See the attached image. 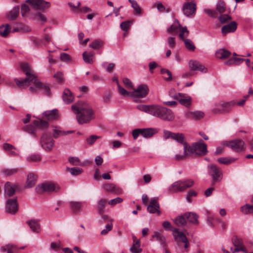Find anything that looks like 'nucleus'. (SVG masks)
Listing matches in <instances>:
<instances>
[{
	"label": "nucleus",
	"mask_w": 253,
	"mask_h": 253,
	"mask_svg": "<svg viewBox=\"0 0 253 253\" xmlns=\"http://www.w3.org/2000/svg\"><path fill=\"white\" fill-rule=\"evenodd\" d=\"M21 68L26 75V78L21 80L15 79L17 85L19 87H26L31 85L29 87L31 92L36 93L39 90H42L44 93L47 95H50V90L49 86L43 84L36 78L34 71L31 68L30 66L27 63H21Z\"/></svg>",
	"instance_id": "1"
},
{
	"label": "nucleus",
	"mask_w": 253,
	"mask_h": 253,
	"mask_svg": "<svg viewBox=\"0 0 253 253\" xmlns=\"http://www.w3.org/2000/svg\"><path fill=\"white\" fill-rule=\"evenodd\" d=\"M72 109L76 114V118L79 124L88 123L94 118L92 108L86 103L78 102L72 106Z\"/></svg>",
	"instance_id": "2"
},
{
	"label": "nucleus",
	"mask_w": 253,
	"mask_h": 253,
	"mask_svg": "<svg viewBox=\"0 0 253 253\" xmlns=\"http://www.w3.org/2000/svg\"><path fill=\"white\" fill-rule=\"evenodd\" d=\"M194 184V181L191 179L178 180L171 184L168 190L170 193L183 192L186 189L192 187Z\"/></svg>",
	"instance_id": "3"
},
{
	"label": "nucleus",
	"mask_w": 253,
	"mask_h": 253,
	"mask_svg": "<svg viewBox=\"0 0 253 253\" xmlns=\"http://www.w3.org/2000/svg\"><path fill=\"white\" fill-rule=\"evenodd\" d=\"M152 115L168 122L172 121L174 119V115L170 109L159 105L154 106Z\"/></svg>",
	"instance_id": "4"
},
{
	"label": "nucleus",
	"mask_w": 253,
	"mask_h": 253,
	"mask_svg": "<svg viewBox=\"0 0 253 253\" xmlns=\"http://www.w3.org/2000/svg\"><path fill=\"white\" fill-rule=\"evenodd\" d=\"M40 143L42 148L46 151L52 150L55 143V141L52 138L50 132L44 131L41 137Z\"/></svg>",
	"instance_id": "5"
},
{
	"label": "nucleus",
	"mask_w": 253,
	"mask_h": 253,
	"mask_svg": "<svg viewBox=\"0 0 253 253\" xmlns=\"http://www.w3.org/2000/svg\"><path fill=\"white\" fill-rule=\"evenodd\" d=\"M209 174L212 178V184L220 181L222 179V171L215 165H210L208 167Z\"/></svg>",
	"instance_id": "6"
},
{
	"label": "nucleus",
	"mask_w": 253,
	"mask_h": 253,
	"mask_svg": "<svg viewBox=\"0 0 253 253\" xmlns=\"http://www.w3.org/2000/svg\"><path fill=\"white\" fill-rule=\"evenodd\" d=\"M58 189V186L52 183L45 182L40 184L36 188V191L38 194H42L44 192H53L56 191Z\"/></svg>",
	"instance_id": "7"
},
{
	"label": "nucleus",
	"mask_w": 253,
	"mask_h": 253,
	"mask_svg": "<svg viewBox=\"0 0 253 253\" xmlns=\"http://www.w3.org/2000/svg\"><path fill=\"white\" fill-rule=\"evenodd\" d=\"M235 103L231 101L229 102H220L216 104V107L212 110L214 113H223L229 112L234 105Z\"/></svg>",
	"instance_id": "8"
},
{
	"label": "nucleus",
	"mask_w": 253,
	"mask_h": 253,
	"mask_svg": "<svg viewBox=\"0 0 253 253\" xmlns=\"http://www.w3.org/2000/svg\"><path fill=\"white\" fill-rule=\"evenodd\" d=\"M198 215L193 212H186L178 215L174 221H198Z\"/></svg>",
	"instance_id": "9"
},
{
	"label": "nucleus",
	"mask_w": 253,
	"mask_h": 253,
	"mask_svg": "<svg viewBox=\"0 0 253 253\" xmlns=\"http://www.w3.org/2000/svg\"><path fill=\"white\" fill-rule=\"evenodd\" d=\"M195 155L198 156H205L208 153L207 145L202 139L199 141L193 143Z\"/></svg>",
	"instance_id": "10"
},
{
	"label": "nucleus",
	"mask_w": 253,
	"mask_h": 253,
	"mask_svg": "<svg viewBox=\"0 0 253 253\" xmlns=\"http://www.w3.org/2000/svg\"><path fill=\"white\" fill-rule=\"evenodd\" d=\"M18 210V205L16 198L7 200L5 205V211L11 214H15Z\"/></svg>",
	"instance_id": "11"
},
{
	"label": "nucleus",
	"mask_w": 253,
	"mask_h": 253,
	"mask_svg": "<svg viewBox=\"0 0 253 253\" xmlns=\"http://www.w3.org/2000/svg\"><path fill=\"white\" fill-rule=\"evenodd\" d=\"M164 132L167 138H171L176 142L182 144L186 142L185 141L184 135L183 133H173L168 130H165Z\"/></svg>",
	"instance_id": "12"
},
{
	"label": "nucleus",
	"mask_w": 253,
	"mask_h": 253,
	"mask_svg": "<svg viewBox=\"0 0 253 253\" xmlns=\"http://www.w3.org/2000/svg\"><path fill=\"white\" fill-rule=\"evenodd\" d=\"M183 13L186 16H193L196 10V4L194 1L187 2L185 3L182 9Z\"/></svg>",
	"instance_id": "13"
},
{
	"label": "nucleus",
	"mask_w": 253,
	"mask_h": 253,
	"mask_svg": "<svg viewBox=\"0 0 253 253\" xmlns=\"http://www.w3.org/2000/svg\"><path fill=\"white\" fill-rule=\"evenodd\" d=\"M149 92V88L146 84H142L137 88L131 93V96L136 97H144Z\"/></svg>",
	"instance_id": "14"
},
{
	"label": "nucleus",
	"mask_w": 253,
	"mask_h": 253,
	"mask_svg": "<svg viewBox=\"0 0 253 253\" xmlns=\"http://www.w3.org/2000/svg\"><path fill=\"white\" fill-rule=\"evenodd\" d=\"M244 142L241 139H235L226 143V145L233 151L240 152L243 149Z\"/></svg>",
	"instance_id": "15"
},
{
	"label": "nucleus",
	"mask_w": 253,
	"mask_h": 253,
	"mask_svg": "<svg viewBox=\"0 0 253 253\" xmlns=\"http://www.w3.org/2000/svg\"><path fill=\"white\" fill-rule=\"evenodd\" d=\"M26 2L30 3L35 9L42 10L50 6L49 2L43 0H27Z\"/></svg>",
	"instance_id": "16"
},
{
	"label": "nucleus",
	"mask_w": 253,
	"mask_h": 253,
	"mask_svg": "<svg viewBox=\"0 0 253 253\" xmlns=\"http://www.w3.org/2000/svg\"><path fill=\"white\" fill-rule=\"evenodd\" d=\"M173 98L178 100L180 104L185 106V107H189L191 104V98L190 96H186L185 94L178 93H176Z\"/></svg>",
	"instance_id": "17"
},
{
	"label": "nucleus",
	"mask_w": 253,
	"mask_h": 253,
	"mask_svg": "<svg viewBox=\"0 0 253 253\" xmlns=\"http://www.w3.org/2000/svg\"><path fill=\"white\" fill-rule=\"evenodd\" d=\"M189 66L190 70L193 71H199L204 73L208 71L207 69L204 65L196 60H190L189 62Z\"/></svg>",
	"instance_id": "18"
},
{
	"label": "nucleus",
	"mask_w": 253,
	"mask_h": 253,
	"mask_svg": "<svg viewBox=\"0 0 253 253\" xmlns=\"http://www.w3.org/2000/svg\"><path fill=\"white\" fill-rule=\"evenodd\" d=\"M173 236L175 240L178 239L179 241L185 244V248H187L189 247V244L188 240L185 234L183 233L182 232L179 231L177 228H175L173 230Z\"/></svg>",
	"instance_id": "19"
},
{
	"label": "nucleus",
	"mask_w": 253,
	"mask_h": 253,
	"mask_svg": "<svg viewBox=\"0 0 253 253\" xmlns=\"http://www.w3.org/2000/svg\"><path fill=\"white\" fill-rule=\"evenodd\" d=\"M151 241L156 240L159 242L160 245L165 247L167 246L166 237L161 232L154 231L152 236Z\"/></svg>",
	"instance_id": "20"
},
{
	"label": "nucleus",
	"mask_w": 253,
	"mask_h": 253,
	"mask_svg": "<svg viewBox=\"0 0 253 253\" xmlns=\"http://www.w3.org/2000/svg\"><path fill=\"white\" fill-rule=\"evenodd\" d=\"M237 23L235 21H232L230 23L224 25L221 28V33L223 36L227 34L234 32L237 29Z\"/></svg>",
	"instance_id": "21"
},
{
	"label": "nucleus",
	"mask_w": 253,
	"mask_h": 253,
	"mask_svg": "<svg viewBox=\"0 0 253 253\" xmlns=\"http://www.w3.org/2000/svg\"><path fill=\"white\" fill-rule=\"evenodd\" d=\"M160 206L157 199H152L150 202V205L147 206L148 211L152 213H157L159 215L161 211H159Z\"/></svg>",
	"instance_id": "22"
},
{
	"label": "nucleus",
	"mask_w": 253,
	"mask_h": 253,
	"mask_svg": "<svg viewBox=\"0 0 253 253\" xmlns=\"http://www.w3.org/2000/svg\"><path fill=\"white\" fill-rule=\"evenodd\" d=\"M185 116L191 119L200 120L204 116V113L202 111H196L194 112L186 111L185 113Z\"/></svg>",
	"instance_id": "23"
},
{
	"label": "nucleus",
	"mask_w": 253,
	"mask_h": 253,
	"mask_svg": "<svg viewBox=\"0 0 253 253\" xmlns=\"http://www.w3.org/2000/svg\"><path fill=\"white\" fill-rule=\"evenodd\" d=\"M17 186L16 184H13L9 182H7L4 185L5 193L9 196H13L15 193V188Z\"/></svg>",
	"instance_id": "24"
},
{
	"label": "nucleus",
	"mask_w": 253,
	"mask_h": 253,
	"mask_svg": "<svg viewBox=\"0 0 253 253\" xmlns=\"http://www.w3.org/2000/svg\"><path fill=\"white\" fill-rule=\"evenodd\" d=\"M231 55V52L225 48L219 49L215 52V56L216 58L220 59H226Z\"/></svg>",
	"instance_id": "25"
},
{
	"label": "nucleus",
	"mask_w": 253,
	"mask_h": 253,
	"mask_svg": "<svg viewBox=\"0 0 253 253\" xmlns=\"http://www.w3.org/2000/svg\"><path fill=\"white\" fill-rule=\"evenodd\" d=\"M62 98L65 103L69 104L73 101L74 96L69 89H65L63 93Z\"/></svg>",
	"instance_id": "26"
},
{
	"label": "nucleus",
	"mask_w": 253,
	"mask_h": 253,
	"mask_svg": "<svg viewBox=\"0 0 253 253\" xmlns=\"http://www.w3.org/2000/svg\"><path fill=\"white\" fill-rule=\"evenodd\" d=\"M18 248L15 245L8 244L5 246H2L0 248V251L1 253H16L18 250Z\"/></svg>",
	"instance_id": "27"
},
{
	"label": "nucleus",
	"mask_w": 253,
	"mask_h": 253,
	"mask_svg": "<svg viewBox=\"0 0 253 253\" xmlns=\"http://www.w3.org/2000/svg\"><path fill=\"white\" fill-rule=\"evenodd\" d=\"M53 129H52L53 137L54 138H57L60 136L67 135L68 134L72 133L74 131L69 130V131H62L57 128V127L54 126H52Z\"/></svg>",
	"instance_id": "28"
},
{
	"label": "nucleus",
	"mask_w": 253,
	"mask_h": 253,
	"mask_svg": "<svg viewBox=\"0 0 253 253\" xmlns=\"http://www.w3.org/2000/svg\"><path fill=\"white\" fill-rule=\"evenodd\" d=\"M43 115L49 120H55L58 117V111L56 109L44 111Z\"/></svg>",
	"instance_id": "29"
},
{
	"label": "nucleus",
	"mask_w": 253,
	"mask_h": 253,
	"mask_svg": "<svg viewBox=\"0 0 253 253\" xmlns=\"http://www.w3.org/2000/svg\"><path fill=\"white\" fill-rule=\"evenodd\" d=\"M37 181V176L32 173H29L27 176L26 181V188H31L36 183Z\"/></svg>",
	"instance_id": "30"
},
{
	"label": "nucleus",
	"mask_w": 253,
	"mask_h": 253,
	"mask_svg": "<svg viewBox=\"0 0 253 253\" xmlns=\"http://www.w3.org/2000/svg\"><path fill=\"white\" fill-rule=\"evenodd\" d=\"M184 154L186 157L192 154H195L194 144H192V146H190L186 142L183 144Z\"/></svg>",
	"instance_id": "31"
},
{
	"label": "nucleus",
	"mask_w": 253,
	"mask_h": 253,
	"mask_svg": "<svg viewBox=\"0 0 253 253\" xmlns=\"http://www.w3.org/2000/svg\"><path fill=\"white\" fill-rule=\"evenodd\" d=\"M33 124L36 127L41 129H46L49 126V124L47 121L42 119L35 120Z\"/></svg>",
	"instance_id": "32"
},
{
	"label": "nucleus",
	"mask_w": 253,
	"mask_h": 253,
	"mask_svg": "<svg viewBox=\"0 0 253 253\" xmlns=\"http://www.w3.org/2000/svg\"><path fill=\"white\" fill-rule=\"evenodd\" d=\"M19 13V7L15 6L12 10L7 14V18L10 20H15L18 16Z\"/></svg>",
	"instance_id": "33"
},
{
	"label": "nucleus",
	"mask_w": 253,
	"mask_h": 253,
	"mask_svg": "<svg viewBox=\"0 0 253 253\" xmlns=\"http://www.w3.org/2000/svg\"><path fill=\"white\" fill-rule=\"evenodd\" d=\"M154 106L155 105H145L140 104L137 106V108L141 111H143L152 115Z\"/></svg>",
	"instance_id": "34"
},
{
	"label": "nucleus",
	"mask_w": 253,
	"mask_h": 253,
	"mask_svg": "<svg viewBox=\"0 0 253 253\" xmlns=\"http://www.w3.org/2000/svg\"><path fill=\"white\" fill-rule=\"evenodd\" d=\"M156 132V129L152 128H141V135L145 138L152 136Z\"/></svg>",
	"instance_id": "35"
},
{
	"label": "nucleus",
	"mask_w": 253,
	"mask_h": 253,
	"mask_svg": "<svg viewBox=\"0 0 253 253\" xmlns=\"http://www.w3.org/2000/svg\"><path fill=\"white\" fill-rule=\"evenodd\" d=\"M70 208L73 212H78L80 211L82 208V203L80 202H71Z\"/></svg>",
	"instance_id": "36"
},
{
	"label": "nucleus",
	"mask_w": 253,
	"mask_h": 253,
	"mask_svg": "<svg viewBox=\"0 0 253 253\" xmlns=\"http://www.w3.org/2000/svg\"><path fill=\"white\" fill-rule=\"evenodd\" d=\"M3 148L4 150L8 152L9 155L11 156L17 155L16 153L14 151L16 148L11 144L9 143H4Z\"/></svg>",
	"instance_id": "37"
},
{
	"label": "nucleus",
	"mask_w": 253,
	"mask_h": 253,
	"mask_svg": "<svg viewBox=\"0 0 253 253\" xmlns=\"http://www.w3.org/2000/svg\"><path fill=\"white\" fill-rule=\"evenodd\" d=\"M10 26L8 24L0 26V35L3 37H6L10 32Z\"/></svg>",
	"instance_id": "38"
},
{
	"label": "nucleus",
	"mask_w": 253,
	"mask_h": 253,
	"mask_svg": "<svg viewBox=\"0 0 253 253\" xmlns=\"http://www.w3.org/2000/svg\"><path fill=\"white\" fill-rule=\"evenodd\" d=\"M180 27L181 25L179 23L178 21L175 20L174 21V23L168 28L167 31L169 33L174 32L176 34H177L178 29L180 28Z\"/></svg>",
	"instance_id": "39"
},
{
	"label": "nucleus",
	"mask_w": 253,
	"mask_h": 253,
	"mask_svg": "<svg viewBox=\"0 0 253 253\" xmlns=\"http://www.w3.org/2000/svg\"><path fill=\"white\" fill-rule=\"evenodd\" d=\"M83 57L84 61L88 64H92L93 63V54L92 53H87L86 51L83 53Z\"/></svg>",
	"instance_id": "40"
},
{
	"label": "nucleus",
	"mask_w": 253,
	"mask_h": 253,
	"mask_svg": "<svg viewBox=\"0 0 253 253\" xmlns=\"http://www.w3.org/2000/svg\"><path fill=\"white\" fill-rule=\"evenodd\" d=\"M22 130L36 136V128L31 125H26L22 127Z\"/></svg>",
	"instance_id": "41"
},
{
	"label": "nucleus",
	"mask_w": 253,
	"mask_h": 253,
	"mask_svg": "<svg viewBox=\"0 0 253 253\" xmlns=\"http://www.w3.org/2000/svg\"><path fill=\"white\" fill-rule=\"evenodd\" d=\"M130 252L133 253H140L141 249L140 248V242L139 240L135 241L132 247L130 249Z\"/></svg>",
	"instance_id": "42"
},
{
	"label": "nucleus",
	"mask_w": 253,
	"mask_h": 253,
	"mask_svg": "<svg viewBox=\"0 0 253 253\" xmlns=\"http://www.w3.org/2000/svg\"><path fill=\"white\" fill-rule=\"evenodd\" d=\"M32 231L35 233H39L41 231V226L39 222H27Z\"/></svg>",
	"instance_id": "43"
},
{
	"label": "nucleus",
	"mask_w": 253,
	"mask_h": 253,
	"mask_svg": "<svg viewBox=\"0 0 253 253\" xmlns=\"http://www.w3.org/2000/svg\"><path fill=\"white\" fill-rule=\"evenodd\" d=\"M67 169L69 171L70 173L74 176H77L81 174L83 170V169L78 167L67 168Z\"/></svg>",
	"instance_id": "44"
},
{
	"label": "nucleus",
	"mask_w": 253,
	"mask_h": 253,
	"mask_svg": "<svg viewBox=\"0 0 253 253\" xmlns=\"http://www.w3.org/2000/svg\"><path fill=\"white\" fill-rule=\"evenodd\" d=\"M161 73L163 75L166 74V76H168V77L165 76L163 77L164 80L166 81H170L172 80V74L169 70L165 68H162L161 70Z\"/></svg>",
	"instance_id": "45"
},
{
	"label": "nucleus",
	"mask_w": 253,
	"mask_h": 253,
	"mask_svg": "<svg viewBox=\"0 0 253 253\" xmlns=\"http://www.w3.org/2000/svg\"><path fill=\"white\" fill-rule=\"evenodd\" d=\"M236 160L235 159L233 158H228L227 157L219 158L217 159V161L222 164L229 165Z\"/></svg>",
	"instance_id": "46"
},
{
	"label": "nucleus",
	"mask_w": 253,
	"mask_h": 253,
	"mask_svg": "<svg viewBox=\"0 0 253 253\" xmlns=\"http://www.w3.org/2000/svg\"><path fill=\"white\" fill-rule=\"evenodd\" d=\"M186 48L189 51H193L195 49V46L192 42L189 39H185L183 40Z\"/></svg>",
	"instance_id": "47"
},
{
	"label": "nucleus",
	"mask_w": 253,
	"mask_h": 253,
	"mask_svg": "<svg viewBox=\"0 0 253 253\" xmlns=\"http://www.w3.org/2000/svg\"><path fill=\"white\" fill-rule=\"evenodd\" d=\"M216 10L219 13H223L226 11L225 3L222 1H218L216 4Z\"/></svg>",
	"instance_id": "48"
},
{
	"label": "nucleus",
	"mask_w": 253,
	"mask_h": 253,
	"mask_svg": "<svg viewBox=\"0 0 253 253\" xmlns=\"http://www.w3.org/2000/svg\"><path fill=\"white\" fill-rule=\"evenodd\" d=\"M232 243L235 247L245 249L243 245V241L241 239H239L236 237H234L232 239Z\"/></svg>",
	"instance_id": "49"
},
{
	"label": "nucleus",
	"mask_w": 253,
	"mask_h": 253,
	"mask_svg": "<svg viewBox=\"0 0 253 253\" xmlns=\"http://www.w3.org/2000/svg\"><path fill=\"white\" fill-rule=\"evenodd\" d=\"M113 81L116 82L118 85L119 92L122 95L128 96L129 95V93L128 91H127L125 89L121 86L117 79H113Z\"/></svg>",
	"instance_id": "50"
},
{
	"label": "nucleus",
	"mask_w": 253,
	"mask_h": 253,
	"mask_svg": "<svg viewBox=\"0 0 253 253\" xmlns=\"http://www.w3.org/2000/svg\"><path fill=\"white\" fill-rule=\"evenodd\" d=\"M41 160V156L39 154H32L27 158V161L29 162H36Z\"/></svg>",
	"instance_id": "51"
},
{
	"label": "nucleus",
	"mask_w": 253,
	"mask_h": 253,
	"mask_svg": "<svg viewBox=\"0 0 253 253\" xmlns=\"http://www.w3.org/2000/svg\"><path fill=\"white\" fill-rule=\"evenodd\" d=\"M102 45V42L101 41L95 40L89 44V46L93 49H98L101 47Z\"/></svg>",
	"instance_id": "52"
},
{
	"label": "nucleus",
	"mask_w": 253,
	"mask_h": 253,
	"mask_svg": "<svg viewBox=\"0 0 253 253\" xmlns=\"http://www.w3.org/2000/svg\"><path fill=\"white\" fill-rule=\"evenodd\" d=\"M218 18L222 24L225 23L232 19V17L227 14H221Z\"/></svg>",
	"instance_id": "53"
},
{
	"label": "nucleus",
	"mask_w": 253,
	"mask_h": 253,
	"mask_svg": "<svg viewBox=\"0 0 253 253\" xmlns=\"http://www.w3.org/2000/svg\"><path fill=\"white\" fill-rule=\"evenodd\" d=\"M106 204H107V201L105 199H101L98 202V209L99 212L100 213H101L103 211L104 209L105 206L106 205Z\"/></svg>",
	"instance_id": "54"
},
{
	"label": "nucleus",
	"mask_w": 253,
	"mask_h": 253,
	"mask_svg": "<svg viewBox=\"0 0 253 253\" xmlns=\"http://www.w3.org/2000/svg\"><path fill=\"white\" fill-rule=\"evenodd\" d=\"M129 1L131 3L132 7L133 8L134 11L137 14L141 13V8L138 5L136 1L133 0H129Z\"/></svg>",
	"instance_id": "55"
},
{
	"label": "nucleus",
	"mask_w": 253,
	"mask_h": 253,
	"mask_svg": "<svg viewBox=\"0 0 253 253\" xmlns=\"http://www.w3.org/2000/svg\"><path fill=\"white\" fill-rule=\"evenodd\" d=\"M17 171H18L17 168H13V169H3L2 171V172L4 174H5L8 176L13 175V174L16 173Z\"/></svg>",
	"instance_id": "56"
},
{
	"label": "nucleus",
	"mask_w": 253,
	"mask_h": 253,
	"mask_svg": "<svg viewBox=\"0 0 253 253\" xmlns=\"http://www.w3.org/2000/svg\"><path fill=\"white\" fill-rule=\"evenodd\" d=\"M111 97V92L110 90L105 91L103 94V101L105 103H109Z\"/></svg>",
	"instance_id": "57"
},
{
	"label": "nucleus",
	"mask_w": 253,
	"mask_h": 253,
	"mask_svg": "<svg viewBox=\"0 0 253 253\" xmlns=\"http://www.w3.org/2000/svg\"><path fill=\"white\" fill-rule=\"evenodd\" d=\"M98 137H99L97 135H92L86 138V142L88 144L91 145L95 142Z\"/></svg>",
	"instance_id": "58"
},
{
	"label": "nucleus",
	"mask_w": 253,
	"mask_h": 253,
	"mask_svg": "<svg viewBox=\"0 0 253 253\" xmlns=\"http://www.w3.org/2000/svg\"><path fill=\"white\" fill-rule=\"evenodd\" d=\"M163 226L166 231H171L172 233L173 230L176 228L172 227L170 222H163Z\"/></svg>",
	"instance_id": "59"
},
{
	"label": "nucleus",
	"mask_w": 253,
	"mask_h": 253,
	"mask_svg": "<svg viewBox=\"0 0 253 253\" xmlns=\"http://www.w3.org/2000/svg\"><path fill=\"white\" fill-rule=\"evenodd\" d=\"M35 18L38 20H40L42 22H45L46 21V18L45 16L41 13V12H38L35 15Z\"/></svg>",
	"instance_id": "60"
},
{
	"label": "nucleus",
	"mask_w": 253,
	"mask_h": 253,
	"mask_svg": "<svg viewBox=\"0 0 253 253\" xmlns=\"http://www.w3.org/2000/svg\"><path fill=\"white\" fill-rule=\"evenodd\" d=\"M130 25V23L129 21L123 22L121 24V29L125 31H127Z\"/></svg>",
	"instance_id": "61"
},
{
	"label": "nucleus",
	"mask_w": 253,
	"mask_h": 253,
	"mask_svg": "<svg viewBox=\"0 0 253 253\" xmlns=\"http://www.w3.org/2000/svg\"><path fill=\"white\" fill-rule=\"evenodd\" d=\"M69 162L73 165H78L80 162L79 159L76 157H69Z\"/></svg>",
	"instance_id": "62"
},
{
	"label": "nucleus",
	"mask_w": 253,
	"mask_h": 253,
	"mask_svg": "<svg viewBox=\"0 0 253 253\" xmlns=\"http://www.w3.org/2000/svg\"><path fill=\"white\" fill-rule=\"evenodd\" d=\"M123 81L126 88L130 89L133 88L132 83L128 78H124Z\"/></svg>",
	"instance_id": "63"
},
{
	"label": "nucleus",
	"mask_w": 253,
	"mask_h": 253,
	"mask_svg": "<svg viewBox=\"0 0 253 253\" xmlns=\"http://www.w3.org/2000/svg\"><path fill=\"white\" fill-rule=\"evenodd\" d=\"M30 10V8L29 6L26 4H23L21 6V14L23 16H24L26 13L29 12Z\"/></svg>",
	"instance_id": "64"
}]
</instances>
